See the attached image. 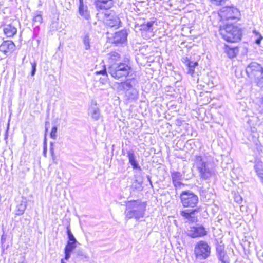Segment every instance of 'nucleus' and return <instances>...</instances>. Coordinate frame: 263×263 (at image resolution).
Returning <instances> with one entry per match:
<instances>
[{
  "label": "nucleus",
  "instance_id": "a211bd4d",
  "mask_svg": "<svg viewBox=\"0 0 263 263\" xmlns=\"http://www.w3.org/2000/svg\"><path fill=\"white\" fill-rule=\"evenodd\" d=\"M138 83L137 80L135 78L126 79L124 82H122L120 84V86L125 91L127 90L133 89Z\"/></svg>",
  "mask_w": 263,
  "mask_h": 263
},
{
  "label": "nucleus",
  "instance_id": "b1692460",
  "mask_svg": "<svg viewBox=\"0 0 263 263\" xmlns=\"http://www.w3.org/2000/svg\"><path fill=\"white\" fill-rule=\"evenodd\" d=\"M41 11H36L33 18V25L36 27L42 23L43 18Z\"/></svg>",
  "mask_w": 263,
  "mask_h": 263
},
{
  "label": "nucleus",
  "instance_id": "412c9836",
  "mask_svg": "<svg viewBox=\"0 0 263 263\" xmlns=\"http://www.w3.org/2000/svg\"><path fill=\"white\" fill-rule=\"evenodd\" d=\"M138 90L135 88L127 90V91H125V96L128 100H137L138 98Z\"/></svg>",
  "mask_w": 263,
  "mask_h": 263
},
{
  "label": "nucleus",
  "instance_id": "5701e85b",
  "mask_svg": "<svg viewBox=\"0 0 263 263\" xmlns=\"http://www.w3.org/2000/svg\"><path fill=\"white\" fill-rule=\"evenodd\" d=\"M79 12L80 15L86 20H89L90 18L89 12L88 10L87 5L79 6Z\"/></svg>",
  "mask_w": 263,
  "mask_h": 263
},
{
  "label": "nucleus",
  "instance_id": "c03bdc74",
  "mask_svg": "<svg viewBox=\"0 0 263 263\" xmlns=\"http://www.w3.org/2000/svg\"><path fill=\"white\" fill-rule=\"evenodd\" d=\"M47 146V139H46V135L45 136V137H44V145H43V146Z\"/></svg>",
  "mask_w": 263,
  "mask_h": 263
},
{
  "label": "nucleus",
  "instance_id": "58836bf2",
  "mask_svg": "<svg viewBox=\"0 0 263 263\" xmlns=\"http://www.w3.org/2000/svg\"><path fill=\"white\" fill-rule=\"evenodd\" d=\"M259 105L261 108V111L263 112V96L259 99Z\"/></svg>",
  "mask_w": 263,
  "mask_h": 263
},
{
  "label": "nucleus",
  "instance_id": "4c0bfd02",
  "mask_svg": "<svg viewBox=\"0 0 263 263\" xmlns=\"http://www.w3.org/2000/svg\"><path fill=\"white\" fill-rule=\"evenodd\" d=\"M31 66H32V70L31 72V75L32 76H34V74H35V72H36L37 64L35 62H34L33 63H31Z\"/></svg>",
  "mask_w": 263,
  "mask_h": 263
},
{
  "label": "nucleus",
  "instance_id": "09e8293b",
  "mask_svg": "<svg viewBox=\"0 0 263 263\" xmlns=\"http://www.w3.org/2000/svg\"><path fill=\"white\" fill-rule=\"evenodd\" d=\"M173 184H174V186H177V185H178V186H179V185L181 184V182H180V181H179V182H178V183L176 182V183H173Z\"/></svg>",
  "mask_w": 263,
  "mask_h": 263
},
{
  "label": "nucleus",
  "instance_id": "f8f14e48",
  "mask_svg": "<svg viewBox=\"0 0 263 263\" xmlns=\"http://www.w3.org/2000/svg\"><path fill=\"white\" fill-rule=\"evenodd\" d=\"M16 205L15 209L16 215H22L24 214L27 204V200L24 197H21L16 200Z\"/></svg>",
  "mask_w": 263,
  "mask_h": 263
},
{
  "label": "nucleus",
  "instance_id": "2f4dec72",
  "mask_svg": "<svg viewBox=\"0 0 263 263\" xmlns=\"http://www.w3.org/2000/svg\"><path fill=\"white\" fill-rule=\"evenodd\" d=\"M67 233L68 238V241H71V242H77V240L76 239L73 234L71 232L69 226H68L67 227Z\"/></svg>",
  "mask_w": 263,
  "mask_h": 263
},
{
  "label": "nucleus",
  "instance_id": "5fc2aeb1",
  "mask_svg": "<svg viewBox=\"0 0 263 263\" xmlns=\"http://www.w3.org/2000/svg\"><path fill=\"white\" fill-rule=\"evenodd\" d=\"M261 182H262V184H263V179H261Z\"/></svg>",
  "mask_w": 263,
  "mask_h": 263
},
{
  "label": "nucleus",
  "instance_id": "0eeeda50",
  "mask_svg": "<svg viewBox=\"0 0 263 263\" xmlns=\"http://www.w3.org/2000/svg\"><path fill=\"white\" fill-rule=\"evenodd\" d=\"M219 15L223 21L234 20L239 17V11L234 7H224L220 9Z\"/></svg>",
  "mask_w": 263,
  "mask_h": 263
},
{
  "label": "nucleus",
  "instance_id": "f3484780",
  "mask_svg": "<svg viewBox=\"0 0 263 263\" xmlns=\"http://www.w3.org/2000/svg\"><path fill=\"white\" fill-rule=\"evenodd\" d=\"M89 114L95 120L97 121L99 119L100 112L96 101H92L91 106L89 109Z\"/></svg>",
  "mask_w": 263,
  "mask_h": 263
},
{
  "label": "nucleus",
  "instance_id": "f03ea898",
  "mask_svg": "<svg viewBox=\"0 0 263 263\" xmlns=\"http://www.w3.org/2000/svg\"><path fill=\"white\" fill-rule=\"evenodd\" d=\"M194 165L199 172L200 177L202 179L207 180L213 174L212 162L205 156H196Z\"/></svg>",
  "mask_w": 263,
  "mask_h": 263
},
{
  "label": "nucleus",
  "instance_id": "9b49d317",
  "mask_svg": "<svg viewBox=\"0 0 263 263\" xmlns=\"http://www.w3.org/2000/svg\"><path fill=\"white\" fill-rule=\"evenodd\" d=\"M15 50V45L10 40L4 41L0 45V51L3 52L5 55L11 53Z\"/></svg>",
  "mask_w": 263,
  "mask_h": 263
},
{
  "label": "nucleus",
  "instance_id": "de8ad7c7",
  "mask_svg": "<svg viewBox=\"0 0 263 263\" xmlns=\"http://www.w3.org/2000/svg\"><path fill=\"white\" fill-rule=\"evenodd\" d=\"M54 142H50V147H54Z\"/></svg>",
  "mask_w": 263,
  "mask_h": 263
},
{
  "label": "nucleus",
  "instance_id": "9d476101",
  "mask_svg": "<svg viewBox=\"0 0 263 263\" xmlns=\"http://www.w3.org/2000/svg\"><path fill=\"white\" fill-rule=\"evenodd\" d=\"M207 234L205 228L201 225L192 227L189 230L188 235L192 238L202 237Z\"/></svg>",
  "mask_w": 263,
  "mask_h": 263
},
{
  "label": "nucleus",
  "instance_id": "39448f33",
  "mask_svg": "<svg viewBox=\"0 0 263 263\" xmlns=\"http://www.w3.org/2000/svg\"><path fill=\"white\" fill-rule=\"evenodd\" d=\"M180 200L184 208H195L199 201L198 196L190 190L184 191L181 193Z\"/></svg>",
  "mask_w": 263,
  "mask_h": 263
},
{
  "label": "nucleus",
  "instance_id": "f704fd0d",
  "mask_svg": "<svg viewBox=\"0 0 263 263\" xmlns=\"http://www.w3.org/2000/svg\"><path fill=\"white\" fill-rule=\"evenodd\" d=\"M57 127L56 126H54L52 128L50 134V137L54 140H55L57 138Z\"/></svg>",
  "mask_w": 263,
  "mask_h": 263
},
{
  "label": "nucleus",
  "instance_id": "a19ab883",
  "mask_svg": "<svg viewBox=\"0 0 263 263\" xmlns=\"http://www.w3.org/2000/svg\"><path fill=\"white\" fill-rule=\"evenodd\" d=\"M96 73L97 74H101L104 75L105 77H107L106 70H101V71H97L96 72Z\"/></svg>",
  "mask_w": 263,
  "mask_h": 263
},
{
  "label": "nucleus",
  "instance_id": "e433bc0d",
  "mask_svg": "<svg viewBox=\"0 0 263 263\" xmlns=\"http://www.w3.org/2000/svg\"><path fill=\"white\" fill-rule=\"evenodd\" d=\"M234 200L238 204H241L242 202V197L239 194H235L234 196Z\"/></svg>",
  "mask_w": 263,
  "mask_h": 263
},
{
  "label": "nucleus",
  "instance_id": "c756f323",
  "mask_svg": "<svg viewBox=\"0 0 263 263\" xmlns=\"http://www.w3.org/2000/svg\"><path fill=\"white\" fill-rule=\"evenodd\" d=\"M74 253L76 255L77 258H79L80 260L87 258V256L85 252L82 250H77Z\"/></svg>",
  "mask_w": 263,
  "mask_h": 263
},
{
  "label": "nucleus",
  "instance_id": "49530a36",
  "mask_svg": "<svg viewBox=\"0 0 263 263\" xmlns=\"http://www.w3.org/2000/svg\"><path fill=\"white\" fill-rule=\"evenodd\" d=\"M79 6H84L85 5L83 3V0H79Z\"/></svg>",
  "mask_w": 263,
  "mask_h": 263
},
{
  "label": "nucleus",
  "instance_id": "6ab92c4d",
  "mask_svg": "<svg viewBox=\"0 0 263 263\" xmlns=\"http://www.w3.org/2000/svg\"><path fill=\"white\" fill-rule=\"evenodd\" d=\"M105 23L108 27L110 28L115 27V29H117L119 27L121 21L117 16H111L106 20Z\"/></svg>",
  "mask_w": 263,
  "mask_h": 263
},
{
  "label": "nucleus",
  "instance_id": "37998d69",
  "mask_svg": "<svg viewBox=\"0 0 263 263\" xmlns=\"http://www.w3.org/2000/svg\"><path fill=\"white\" fill-rule=\"evenodd\" d=\"M51 156L52 157V159L53 161V162L55 163H57V162H55V159H56V157H55L54 154H51Z\"/></svg>",
  "mask_w": 263,
  "mask_h": 263
},
{
  "label": "nucleus",
  "instance_id": "8fccbe9b",
  "mask_svg": "<svg viewBox=\"0 0 263 263\" xmlns=\"http://www.w3.org/2000/svg\"><path fill=\"white\" fill-rule=\"evenodd\" d=\"M147 177L148 180L149 181L150 183L152 184V182H151V177L149 176H147Z\"/></svg>",
  "mask_w": 263,
  "mask_h": 263
},
{
  "label": "nucleus",
  "instance_id": "ea45409f",
  "mask_svg": "<svg viewBox=\"0 0 263 263\" xmlns=\"http://www.w3.org/2000/svg\"><path fill=\"white\" fill-rule=\"evenodd\" d=\"M65 250V259L68 260L70 257V253L71 252L68 251L66 250Z\"/></svg>",
  "mask_w": 263,
  "mask_h": 263
},
{
  "label": "nucleus",
  "instance_id": "79ce46f5",
  "mask_svg": "<svg viewBox=\"0 0 263 263\" xmlns=\"http://www.w3.org/2000/svg\"><path fill=\"white\" fill-rule=\"evenodd\" d=\"M47 146H43V155L44 157H47Z\"/></svg>",
  "mask_w": 263,
  "mask_h": 263
},
{
  "label": "nucleus",
  "instance_id": "20e7f679",
  "mask_svg": "<svg viewBox=\"0 0 263 263\" xmlns=\"http://www.w3.org/2000/svg\"><path fill=\"white\" fill-rule=\"evenodd\" d=\"M219 32L222 38L229 42H236L241 39V31L240 29L232 24H228L221 27Z\"/></svg>",
  "mask_w": 263,
  "mask_h": 263
},
{
  "label": "nucleus",
  "instance_id": "473e14b6",
  "mask_svg": "<svg viewBox=\"0 0 263 263\" xmlns=\"http://www.w3.org/2000/svg\"><path fill=\"white\" fill-rule=\"evenodd\" d=\"M76 243L77 242H73L71 241H68L67 243L65 248V250H66L68 251L72 252L73 250L75 249L76 247Z\"/></svg>",
  "mask_w": 263,
  "mask_h": 263
},
{
  "label": "nucleus",
  "instance_id": "6e6552de",
  "mask_svg": "<svg viewBox=\"0 0 263 263\" xmlns=\"http://www.w3.org/2000/svg\"><path fill=\"white\" fill-rule=\"evenodd\" d=\"M216 255L220 263H230V258L222 241L218 242L216 245Z\"/></svg>",
  "mask_w": 263,
  "mask_h": 263
},
{
  "label": "nucleus",
  "instance_id": "4468645a",
  "mask_svg": "<svg viewBox=\"0 0 263 263\" xmlns=\"http://www.w3.org/2000/svg\"><path fill=\"white\" fill-rule=\"evenodd\" d=\"M199 209L185 210L180 212V215L190 222H195L197 218L194 216L195 213L198 212Z\"/></svg>",
  "mask_w": 263,
  "mask_h": 263
},
{
  "label": "nucleus",
  "instance_id": "864d4df0",
  "mask_svg": "<svg viewBox=\"0 0 263 263\" xmlns=\"http://www.w3.org/2000/svg\"><path fill=\"white\" fill-rule=\"evenodd\" d=\"M20 263H26V262H24V261H22V262H20Z\"/></svg>",
  "mask_w": 263,
  "mask_h": 263
},
{
  "label": "nucleus",
  "instance_id": "c9c22d12",
  "mask_svg": "<svg viewBox=\"0 0 263 263\" xmlns=\"http://www.w3.org/2000/svg\"><path fill=\"white\" fill-rule=\"evenodd\" d=\"M254 33L256 35L257 38L255 40V43L257 45H259L261 40L263 39L262 36L257 31H254Z\"/></svg>",
  "mask_w": 263,
  "mask_h": 263
},
{
  "label": "nucleus",
  "instance_id": "ddd939ff",
  "mask_svg": "<svg viewBox=\"0 0 263 263\" xmlns=\"http://www.w3.org/2000/svg\"><path fill=\"white\" fill-rule=\"evenodd\" d=\"M127 32L126 30H121L116 32L112 39V43L116 44H121L127 40Z\"/></svg>",
  "mask_w": 263,
  "mask_h": 263
},
{
  "label": "nucleus",
  "instance_id": "423d86ee",
  "mask_svg": "<svg viewBox=\"0 0 263 263\" xmlns=\"http://www.w3.org/2000/svg\"><path fill=\"white\" fill-rule=\"evenodd\" d=\"M194 251L198 258L204 259L210 256L211 248L206 242L200 241L196 245Z\"/></svg>",
  "mask_w": 263,
  "mask_h": 263
},
{
  "label": "nucleus",
  "instance_id": "dca6fc26",
  "mask_svg": "<svg viewBox=\"0 0 263 263\" xmlns=\"http://www.w3.org/2000/svg\"><path fill=\"white\" fill-rule=\"evenodd\" d=\"M94 4L97 9L107 10L110 8L113 4L112 0H95Z\"/></svg>",
  "mask_w": 263,
  "mask_h": 263
},
{
  "label": "nucleus",
  "instance_id": "603ef678",
  "mask_svg": "<svg viewBox=\"0 0 263 263\" xmlns=\"http://www.w3.org/2000/svg\"><path fill=\"white\" fill-rule=\"evenodd\" d=\"M122 154L124 155V150H123V149L122 150Z\"/></svg>",
  "mask_w": 263,
  "mask_h": 263
},
{
  "label": "nucleus",
  "instance_id": "1a4fd4ad",
  "mask_svg": "<svg viewBox=\"0 0 263 263\" xmlns=\"http://www.w3.org/2000/svg\"><path fill=\"white\" fill-rule=\"evenodd\" d=\"M246 71L249 78L254 79L256 77H258L260 74H261L263 71V68L261 65L253 62L247 66Z\"/></svg>",
  "mask_w": 263,
  "mask_h": 263
},
{
  "label": "nucleus",
  "instance_id": "393cba45",
  "mask_svg": "<svg viewBox=\"0 0 263 263\" xmlns=\"http://www.w3.org/2000/svg\"><path fill=\"white\" fill-rule=\"evenodd\" d=\"M185 63L188 67L187 73L193 76L194 73V68L195 66L198 65V63L197 62H194L190 61L187 59L185 60Z\"/></svg>",
  "mask_w": 263,
  "mask_h": 263
},
{
  "label": "nucleus",
  "instance_id": "3c124183",
  "mask_svg": "<svg viewBox=\"0 0 263 263\" xmlns=\"http://www.w3.org/2000/svg\"><path fill=\"white\" fill-rule=\"evenodd\" d=\"M61 262H62V263H65V262L63 261V259H61Z\"/></svg>",
  "mask_w": 263,
  "mask_h": 263
},
{
  "label": "nucleus",
  "instance_id": "a878e982",
  "mask_svg": "<svg viewBox=\"0 0 263 263\" xmlns=\"http://www.w3.org/2000/svg\"><path fill=\"white\" fill-rule=\"evenodd\" d=\"M225 51L227 53L229 57L230 58H232L236 56V53L238 52V48H230L228 46H226Z\"/></svg>",
  "mask_w": 263,
  "mask_h": 263
},
{
  "label": "nucleus",
  "instance_id": "f257e3e1",
  "mask_svg": "<svg viewBox=\"0 0 263 263\" xmlns=\"http://www.w3.org/2000/svg\"><path fill=\"white\" fill-rule=\"evenodd\" d=\"M125 206L124 215L126 221L132 218L138 221L144 217L146 211V203L140 200H130L125 202Z\"/></svg>",
  "mask_w": 263,
  "mask_h": 263
},
{
  "label": "nucleus",
  "instance_id": "2eb2a0df",
  "mask_svg": "<svg viewBox=\"0 0 263 263\" xmlns=\"http://www.w3.org/2000/svg\"><path fill=\"white\" fill-rule=\"evenodd\" d=\"M126 154L129 160V163L132 166L133 169L141 171V168L136 159L134 151L133 149H129L127 151Z\"/></svg>",
  "mask_w": 263,
  "mask_h": 263
},
{
  "label": "nucleus",
  "instance_id": "7c9ffc66",
  "mask_svg": "<svg viewBox=\"0 0 263 263\" xmlns=\"http://www.w3.org/2000/svg\"><path fill=\"white\" fill-rule=\"evenodd\" d=\"M154 22L149 21L146 23H143L141 25V30L144 31H147L153 26Z\"/></svg>",
  "mask_w": 263,
  "mask_h": 263
},
{
  "label": "nucleus",
  "instance_id": "4be33fe9",
  "mask_svg": "<svg viewBox=\"0 0 263 263\" xmlns=\"http://www.w3.org/2000/svg\"><path fill=\"white\" fill-rule=\"evenodd\" d=\"M254 170L257 176L263 179V163L260 161H255V164L254 166Z\"/></svg>",
  "mask_w": 263,
  "mask_h": 263
},
{
  "label": "nucleus",
  "instance_id": "72a5a7b5",
  "mask_svg": "<svg viewBox=\"0 0 263 263\" xmlns=\"http://www.w3.org/2000/svg\"><path fill=\"white\" fill-rule=\"evenodd\" d=\"M254 79L258 86L261 87H263V71L261 72V74H260L258 77H256Z\"/></svg>",
  "mask_w": 263,
  "mask_h": 263
},
{
  "label": "nucleus",
  "instance_id": "aec40b11",
  "mask_svg": "<svg viewBox=\"0 0 263 263\" xmlns=\"http://www.w3.org/2000/svg\"><path fill=\"white\" fill-rule=\"evenodd\" d=\"M5 34L8 37H12L17 33L16 28L12 24L5 25L3 28Z\"/></svg>",
  "mask_w": 263,
  "mask_h": 263
},
{
  "label": "nucleus",
  "instance_id": "cd10ccee",
  "mask_svg": "<svg viewBox=\"0 0 263 263\" xmlns=\"http://www.w3.org/2000/svg\"><path fill=\"white\" fill-rule=\"evenodd\" d=\"M82 41L84 45V48L85 50H88L90 48V39L88 34H85L82 37Z\"/></svg>",
  "mask_w": 263,
  "mask_h": 263
},
{
  "label": "nucleus",
  "instance_id": "bb28decb",
  "mask_svg": "<svg viewBox=\"0 0 263 263\" xmlns=\"http://www.w3.org/2000/svg\"><path fill=\"white\" fill-rule=\"evenodd\" d=\"M171 177L173 183H178L182 179V174L178 172H173L171 173Z\"/></svg>",
  "mask_w": 263,
  "mask_h": 263
},
{
  "label": "nucleus",
  "instance_id": "c85d7f7f",
  "mask_svg": "<svg viewBox=\"0 0 263 263\" xmlns=\"http://www.w3.org/2000/svg\"><path fill=\"white\" fill-rule=\"evenodd\" d=\"M110 62H115L120 59V55L117 52H111L108 54Z\"/></svg>",
  "mask_w": 263,
  "mask_h": 263
},
{
  "label": "nucleus",
  "instance_id": "a18cd8bd",
  "mask_svg": "<svg viewBox=\"0 0 263 263\" xmlns=\"http://www.w3.org/2000/svg\"><path fill=\"white\" fill-rule=\"evenodd\" d=\"M50 154H54V147H50Z\"/></svg>",
  "mask_w": 263,
  "mask_h": 263
},
{
  "label": "nucleus",
  "instance_id": "7ed1b4c3",
  "mask_svg": "<svg viewBox=\"0 0 263 263\" xmlns=\"http://www.w3.org/2000/svg\"><path fill=\"white\" fill-rule=\"evenodd\" d=\"M108 73L115 79L125 78L132 71L131 64L129 61L115 63L108 68Z\"/></svg>",
  "mask_w": 263,
  "mask_h": 263
}]
</instances>
